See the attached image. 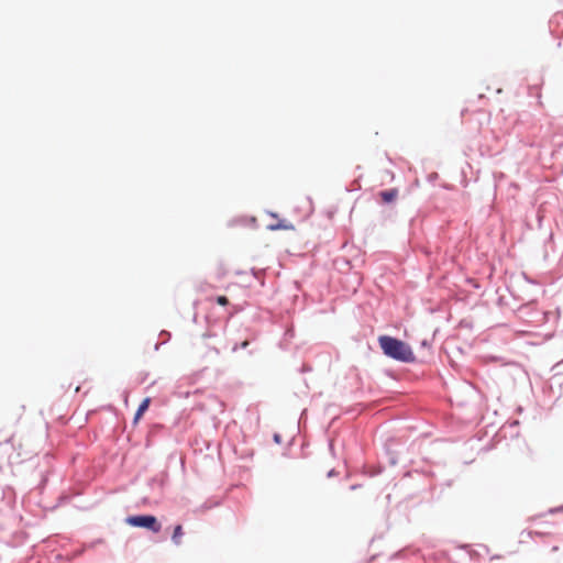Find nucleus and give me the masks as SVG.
I'll return each mask as SVG.
<instances>
[{
    "label": "nucleus",
    "instance_id": "1",
    "mask_svg": "<svg viewBox=\"0 0 563 563\" xmlns=\"http://www.w3.org/2000/svg\"><path fill=\"white\" fill-rule=\"evenodd\" d=\"M378 343L384 354L390 358L405 363H411L416 358L411 347L401 340L389 335H380Z\"/></svg>",
    "mask_w": 563,
    "mask_h": 563
},
{
    "label": "nucleus",
    "instance_id": "2",
    "mask_svg": "<svg viewBox=\"0 0 563 563\" xmlns=\"http://www.w3.org/2000/svg\"><path fill=\"white\" fill-rule=\"evenodd\" d=\"M31 451L24 450L20 439L11 437L3 443H0V459L5 460L10 464H19L27 459Z\"/></svg>",
    "mask_w": 563,
    "mask_h": 563
},
{
    "label": "nucleus",
    "instance_id": "3",
    "mask_svg": "<svg viewBox=\"0 0 563 563\" xmlns=\"http://www.w3.org/2000/svg\"><path fill=\"white\" fill-rule=\"evenodd\" d=\"M125 522L132 527L148 529L154 533L159 532L162 529V525L152 515L130 516L125 519Z\"/></svg>",
    "mask_w": 563,
    "mask_h": 563
},
{
    "label": "nucleus",
    "instance_id": "4",
    "mask_svg": "<svg viewBox=\"0 0 563 563\" xmlns=\"http://www.w3.org/2000/svg\"><path fill=\"white\" fill-rule=\"evenodd\" d=\"M267 228L272 231H277V230L292 231V230H295V225L287 220H277V222L268 224Z\"/></svg>",
    "mask_w": 563,
    "mask_h": 563
},
{
    "label": "nucleus",
    "instance_id": "5",
    "mask_svg": "<svg viewBox=\"0 0 563 563\" xmlns=\"http://www.w3.org/2000/svg\"><path fill=\"white\" fill-rule=\"evenodd\" d=\"M378 195L383 202L389 203V202H393L398 197V189L393 188V189L384 190V191H380Z\"/></svg>",
    "mask_w": 563,
    "mask_h": 563
},
{
    "label": "nucleus",
    "instance_id": "6",
    "mask_svg": "<svg viewBox=\"0 0 563 563\" xmlns=\"http://www.w3.org/2000/svg\"><path fill=\"white\" fill-rule=\"evenodd\" d=\"M183 536H184L183 526L181 525H177L174 528V532H173V536H172L173 543L176 544V545H180L181 544Z\"/></svg>",
    "mask_w": 563,
    "mask_h": 563
},
{
    "label": "nucleus",
    "instance_id": "7",
    "mask_svg": "<svg viewBox=\"0 0 563 563\" xmlns=\"http://www.w3.org/2000/svg\"><path fill=\"white\" fill-rule=\"evenodd\" d=\"M150 402H151V399L150 398H145L141 405L139 406L137 410H136V413H135V417H134V421L136 422L142 416L143 413L147 410L148 406H150Z\"/></svg>",
    "mask_w": 563,
    "mask_h": 563
},
{
    "label": "nucleus",
    "instance_id": "8",
    "mask_svg": "<svg viewBox=\"0 0 563 563\" xmlns=\"http://www.w3.org/2000/svg\"><path fill=\"white\" fill-rule=\"evenodd\" d=\"M217 302L220 306H228L229 305V299L225 296H218L217 297Z\"/></svg>",
    "mask_w": 563,
    "mask_h": 563
},
{
    "label": "nucleus",
    "instance_id": "9",
    "mask_svg": "<svg viewBox=\"0 0 563 563\" xmlns=\"http://www.w3.org/2000/svg\"><path fill=\"white\" fill-rule=\"evenodd\" d=\"M249 344H250V342H249L247 340H245V341H243V342L241 343V347H242V349H245V347H247V346H249Z\"/></svg>",
    "mask_w": 563,
    "mask_h": 563
}]
</instances>
